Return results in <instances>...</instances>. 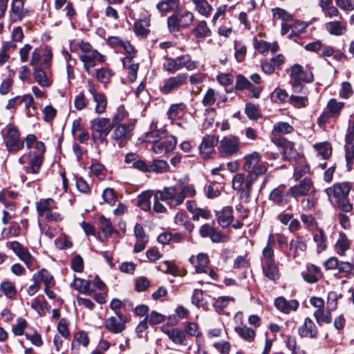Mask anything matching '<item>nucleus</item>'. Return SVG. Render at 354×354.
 <instances>
[{
	"label": "nucleus",
	"instance_id": "nucleus-1",
	"mask_svg": "<svg viewBox=\"0 0 354 354\" xmlns=\"http://www.w3.org/2000/svg\"><path fill=\"white\" fill-rule=\"evenodd\" d=\"M196 194L194 185L179 181L175 186L165 187L158 197L165 201L171 207H175L181 205L186 198H192Z\"/></svg>",
	"mask_w": 354,
	"mask_h": 354
},
{
	"label": "nucleus",
	"instance_id": "nucleus-2",
	"mask_svg": "<svg viewBox=\"0 0 354 354\" xmlns=\"http://www.w3.org/2000/svg\"><path fill=\"white\" fill-rule=\"evenodd\" d=\"M351 186L348 183L334 184L332 187L326 188L325 192L330 202L340 209L348 212L352 210V205L349 203L348 195Z\"/></svg>",
	"mask_w": 354,
	"mask_h": 354
},
{
	"label": "nucleus",
	"instance_id": "nucleus-3",
	"mask_svg": "<svg viewBox=\"0 0 354 354\" xmlns=\"http://www.w3.org/2000/svg\"><path fill=\"white\" fill-rule=\"evenodd\" d=\"M38 216L44 217L49 222H60L64 219L63 215L54 210L57 209L55 201L51 198H41L35 203Z\"/></svg>",
	"mask_w": 354,
	"mask_h": 354
},
{
	"label": "nucleus",
	"instance_id": "nucleus-4",
	"mask_svg": "<svg viewBox=\"0 0 354 354\" xmlns=\"http://www.w3.org/2000/svg\"><path fill=\"white\" fill-rule=\"evenodd\" d=\"M113 129V125L109 118H97L91 121V137L95 142L104 143Z\"/></svg>",
	"mask_w": 354,
	"mask_h": 354
},
{
	"label": "nucleus",
	"instance_id": "nucleus-5",
	"mask_svg": "<svg viewBox=\"0 0 354 354\" xmlns=\"http://www.w3.org/2000/svg\"><path fill=\"white\" fill-rule=\"evenodd\" d=\"M134 124L131 122L116 126L111 135V138L115 145H118L120 147H123L127 141L132 136V131L134 129Z\"/></svg>",
	"mask_w": 354,
	"mask_h": 354
},
{
	"label": "nucleus",
	"instance_id": "nucleus-6",
	"mask_svg": "<svg viewBox=\"0 0 354 354\" xmlns=\"http://www.w3.org/2000/svg\"><path fill=\"white\" fill-rule=\"evenodd\" d=\"M240 145L238 137L232 135L224 136L219 142L218 153L223 158L232 157L239 152Z\"/></svg>",
	"mask_w": 354,
	"mask_h": 354
},
{
	"label": "nucleus",
	"instance_id": "nucleus-7",
	"mask_svg": "<svg viewBox=\"0 0 354 354\" xmlns=\"http://www.w3.org/2000/svg\"><path fill=\"white\" fill-rule=\"evenodd\" d=\"M312 69L310 66H306V71H304L303 67L298 64H295L291 67L290 77L294 80L292 87L295 91L301 88L300 83L301 82L310 83L313 81L314 76Z\"/></svg>",
	"mask_w": 354,
	"mask_h": 354
},
{
	"label": "nucleus",
	"instance_id": "nucleus-8",
	"mask_svg": "<svg viewBox=\"0 0 354 354\" xmlns=\"http://www.w3.org/2000/svg\"><path fill=\"white\" fill-rule=\"evenodd\" d=\"M19 136L20 134L17 127L12 125L7 126L5 143L10 152L17 151L23 149L24 143Z\"/></svg>",
	"mask_w": 354,
	"mask_h": 354
},
{
	"label": "nucleus",
	"instance_id": "nucleus-9",
	"mask_svg": "<svg viewBox=\"0 0 354 354\" xmlns=\"http://www.w3.org/2000/svg\"><path fill=\"white\" fill-rule=\"evenodd\" d=\"M315 192L313 183L310 178H304L298 185L291 187L289 189L288 194L294 197L307 196Z\"/></svg>",
	"mask_w": 354,
	"mask_h": 354
},
{
	"label": "nucleus",
	"instance_id": "nucleus-10",
	"mask_svg": "<svg viewBox=\"0 0 354 354\" xmlns=\"http://www.w3.org/2000/svg\"><path fill=\"white\" fill-rule=\"evenodd\" d=\"M8 244L12 251L26 265L28 268L31 269L34 258L28 248L17 241H11Z\"/></svg>",
	"mask_w": 354,
	"mask_h": 354
},
{
	"label": "nucleus",
	"instance_id": "nucleus-11",
	"mask_svg": "<svg viewBox=\"0 0 354 354\" xmlns=\"http://www.w3.org/2000/svg\"><path fill=\"white\" fill-rule=\"evenodd\" d=\"M176 143L177 141L174 136L166 134L162 139L153 145L152 150L157 154H166L174 149Z\"/></svg>",
	"mask_w": 354,
	"mask_h": 354
},
{
	"label": "nucleus",
	"instance_id": "nucleus-12",
	"mask_svg": "<svg viewBox=\"0 0 354 354\" xmlns=\"http://www.w3.org/2000/svg\"><path fill=\"white\" fill-rule=\"evenodd\" d=\"M127 319L121 313H116V316H112L105 319L106 328L113 333H120L126 328Z\"/></svg>",
	"mask_w": 354,
	"mask_h": 354
},
{
	"label": "nucleus",
	"instance_id": "nucleus-13",
	"mask_svg": "<svg viewBox=\"0 0 354 354\" xmlns=\"http://www.w3.org/2000/svg\"><path fill=\"white\" fill-rule=\"evenodd\" d=\"M253 182L247 176L245 179L244 175L242 174H237L234 176L232 180V187L234 189L241 192L243 196L248 198L252 189Z\"/></svg>",
	"mask_w": 354,
	"mask_h": 354
},
{
	"label": "nucleus",
	"instance_id": "nucleus-14",
	"mask_svg": "<svg viewBox=\"0 0 354 354\" xmlns=\"http://www.w3.org/2000/svg\"><path fill=\"white\" fill-rule=\"evenodd\" d=\"M187 79V75L180 73L176 76L170 77L165 80L163 85L160 87L162 93L167 94L184 85Z\"/></svg>",
	"mask_w": 354,
	"mask_h": 354
},
{
	"label": "nucleus",
	"instance_id": "nucleus-15",
	"mask_svg": "<svg viewBox=\"0 0 354 354\" xmlns=\"http://www.w3.org/2000/svg\"><path fill=\"white\" fill-rule=\"evenodd\" d=\"M306 250V239L303 236H297L290 241L287 256L296 260L299 256V252L304 253Z\"/></svg>",
	"mask_w": 354,
	"mask_h": 354
},
{
	"label": "nucleus",
	"instance_id": "nucleus-16",
	"mask_svg": "<svg viewBox=\"0 0 354 354\" xmlns=\"http://www.w3.org/2000/svg\"><path fill=\"white\" fill-rule=\"evenodd\" d=\"M80 58L83 62L84 68L88 74L91 73V70L95 66L96 61L102 63L105 62L104 55L96 50H93L91 54H80Z\"/></svg>",
	"mask_w": 354,
	"mask_h": 354
},
{
	"label": "nucleus",
	"instance_id": "nucleus-17",
	"mask_svg": "<svg viewBox=\"0 0 354 354\" xmlns=\"http://www.w3.org/2000/svg\"><path fill=\"white\" fill-rule=\"evenodd\" d=\"M26 158L28 160V165L24 167L25 172L26 174H37L43 162V156L30 152L26 154Z\"/></svg>",
	"mask_w": 354,
	"mask_h": 354
},
{
	"label": "nucleus",
	"instance_id": "nucleus-18",
	"mask_svg": "<svg viewBox=\"0 0 354 354\" xmlns=\"http://www.w3.org/2000/svg\"><path fill=\"white\" fill-rule=\"evenodd\" d=\"M298 334L301 337L315 339L317 337L318 329L314 322L310 318L306 317L299 327Z\"/></svg>",
	"mask_w": 354,
	"mask_h": 354
},
{
	"label": "nucleus",
	"instance_id": "nucleus-19",
	"mask_svg": "<svg viewBox=\"0 0 354 354\" xmlns=\"http://www.w3.org/2000/svg\"><path fill=\"white\" fill-rule=\"evenodd\" d=\"M162 331L169 337L173 343L185 346L187 344L185 331L178 328H162Z\"/></svg>",
	"mask_w": 354,
	"mask_h": 354
},
{
	"label": "nucleus",
	"instance_id": "nucleus-20",
	"mask_svg": "<svg viewBox=\"0 0 354 354\" xmlns=\"http://www.w3.org/2000/svg\"><path fill=\"white\" fill-rule=\"evenodd\" d=\"M272 141L276 145L282 147L284 158L292 159L297 157V152L295 150L292 142L282 138H273Z\"/></svg>",
	"mask_w": 354,
	"mask_h": 354
},
{
	"label": "nucleus",
	"instance_id": "nucleus-21",
	"mask_svg": "<svg viewBox=\"0 0 354 354\" xmlns=\"http://www.w3.org/2000/svg\"><path fill=\"white\" fill-rule=\"evenodd\" d=\"M275 307L284 313L295 311L299 307V302L296 299L286 300L283 297L277 298L274 301Z\"/></svg>",
	"mask_w": 354,
	"mask_h": 354
},
{
	"label": "nucleus",
	"instance_id": "nucleus-22",
	"mask_svg": "<svg viewBox=\"0 0 354 354\" xmlns=\"http://www.w3.org/2000/svg\"><path fill=\"white\" fill-rule=\"evenodd\" d=\"M218 137L212 135L205 136L200 146V151L205 157H209L214 147L218 143Z\"/></svg>",
	"mask_w": 354,
	"mask_h": 354
},
{
	"label": "nucleus",
	"instance_id": "nucleus-23",
	"mask_svg": "<svg viewBox=\"0 0 354 354\" xmlns=\"http://www.w3.org/2000/svg\"><path fill=\"white\" fill-rule=\"evenodd\" d=\"M326 30L332 35L340 36L346 30V22L344 21H331L325 24Z\"/></svg>",
	"mask_w": 354,
	"mask_h": 354
},
{
	"label": "nucleus",
	"instance_id": "nucleus-24",
	"mask_svg": "<svg viewBox=\"0 0 354 354\" xmlns=\"http://www.w3.org/2000/svg\"><path fill=\"white\" fill-rule=\"evenodd\" d=\"M24 0H12L10 16L12 21L20 20L24 17L26 10L24 8Z\"/></svg>",
	"mask_w": 354,
	"mask_h": 354
},
{
	"label": "nucleus",
	"instance_id": "nucleus-25",
	"mask_svg": "<svg viewBox=\"0 0 354 354\" xmlns=\"http://www.w3.org/2000/svg\"><path fill=\"white\" fill-rule=\"evenodd\" d=\"M262 269L264 276L268 279L276 281L279 278V270L275 261L263 262Z\"/></svg>",
	"mask_w": 354,
	"mask_h": 354
},
{
	"label": "nucleus",
	"instance_id": "nucleus-26",
	"mask_svg": "<svg viewBox=\"0 0 354 354\" xmlns=\"http://www.w3.org/2000/svg\"><path fill=\"white\" fill-rule=\"evenodd\" d=\"M33 77L35 82L43 88H48L52 85L50 77L39 66L34 68Z\"/></svg>",
	"mask_w": 354,
	"mask_h": 354
},
{
	"label": "nucleus",
	"instance_id": "nucleus-27",
	"mask_svg": "<svg viewBox=\"0 0 354 354\" xmlns=\"http://www.w3.org/2000/svg\"><path fill=\"white\" fill-rule=\"evenodd\" d=\"M218 224L222 227L229 226L233 221L234 216L232 214V208L230 207H223L216 214Z\"/></svg>",
	"mask_w": 354,
	"mask_h": 354
},
{
	"label": "nucleus",
	"instance_id": "nucleus-28",
	"mask_svg": "<svg viewBox=\"0 0 354 354\" xmlns=\"http://www.w3.org/2000/svg\"><path fill=\"white\" fill-rule=\"evenodd\" d=\"M351 241L348 239L347 236L340 232L335 244V250L338 255L344 256L347 250L350 249Z\"/></svg>",
	"mask_w": 354,
	"mask_h": 354
},
{
	"label": "nucleus",
	"instance_id": "nucleus-29",
	"mask_svg": "<svg viewBox=\"0 0 354 354\" xmlns=\"http://www.w3.org/2000/svg\"><path fill=\"white\" fill-rule=\"evenodd\" d=\"M123 66L128 69V77L131 82H134L137 78L138 64L133 62L132 56H126L122 60Z\"/></svg>",
	"mask_w": 354,
	"mask_h": 354
},
{
	"label": "nucleus",
	"instance_id": "nucleus-30",
	"mask_svg": "<svg viewBox=\"0 0 354 354\" xmlns=\"http://www.w3.org/2000/svg\"><path fill=\"white\" fill-rule=\"evenodd\" d=\"M275 243V239L273 234H270L268 236L267 245L263 248L262 254L265 259L264 262L275 261H274V245Z\"/></svg>",
	"mask_w": 354,
	"mask_h": 354
},
{
	"label": "nucleus",
	"instance_id": "nucleus-31",
	"mask_svg": "<svg viewBox=\"0 0 354 354\" xmlns=\"http://www.w3.org/2000/svg\"><path fill=\"white\" fill-rule=\"evenodd\" d=\"M194 6V9L204 17L210 16L213 8L207 0H191Z\"/></svg>",
	"mask_w": 354,
	"mask_h": 354
},
{
	"label": "nucleus",
	"instance_id": "nucleus-32",
	"mask_svg": "<svg viewBox=\"0 0 354 354\" xmlns=\"http://www.w3.org/2000/svg\"><path fill=\"white\" fill-rule=\"evenodd\" d=\"M245 163L243 165V169L248 173H249L251 170L254 169L255 167H257L259 164H260L261 156L260 154L254 151L250 154H248L244 157Z\"/></svg>",
	"mask_w": 354,
	"mask_h": 354
},
{
	"label": "nucleus",
	"instance_id": "nucleus-33",
	"mask_svg": "<svg viewBox=\"0 0 354 354\" xmlns=\"http://www.w3.org/2000/svg\"><path fill=\"white\" fill-rule=\"evenodd\" d=\"M254 48L262 54L267 53L269 51L275 53L279 48L277 41L270 43L263 40L257 41L254 44Z\"/></svg>",
	"mask_w": 354,
	"mask_h": 354
},
{
	"label": "nucleus",
	"instance_id": "nucleus-34",
	"mask_svg": "<svg viewBox=\"0 0 354 354\" xmlns=\"http://www.w3.org/2000/svg\"><path fill=\"white\" fill-rule=\"evenodd\" d=\"M270 199L279 205H283L287 203V194L284 192V187L274 189L270 194Z\"/></svg>",
	"mask_w": 354,
	"mask_h": 354
},
{
	"label": "nucleus",
	"instance_id": "nucleus-35",
	"mask_svg": "<svg viewBox=\"0 0 354 354\" xmlns=\"http://www.w3.org/2000/svg\"><path fill=\"white\" fill-rule=\"evenodd\" d=\"M153 194L152 191L148 190L142 192L138 196L137 205L144 211H149L151 209V198Z\"/></svg>",
	"mask_w": 354,
	"mask_h": 354
},
{
	"label": "nucleus",
	"instance_id": "nucleus-36",
	"mask_svg": "<svg viewBox=\"0 0 354 354\" xmlns=\"http://www.w3.org/2000/svg\"><path fill=\"white\" fill-rule=\"evenodd\" d=\"M149 26V19L148 18H145L135 21L134 30L136 35L142 37H147L149 32V30L148 29Z\"/></svg>",
	"mask_w": 354,
	"mask_h": 354
},
{
	"label": "nucleus",
	"instance_id": "nucleus-37",
	"mask_svg": "<svg viewBox=\"0 0 354 354\" xmlns=\"http://www.w3.org/2000/svg\"><path fill=\"white\" fill-rule=\"evenodd\" d=\"M319 273V268L313 265L307 266V271L302 273L304 279L310 283H314L318 281V274Z\"/></svg>",
	"mask_w": 354,
	"mask_h": 354
},
{
	"label": "nucleus",
	"instance_id": "nucleus-38",
	"mask_svg": "<svg viewBox=\"0 0 354 354\" xmlns=\"http://www.w3.org/2000/svg\"><path fill=\"white\" fill-rule=\"evenodd\" d=\"M331 312L328 308L324 310V308L321 310H316L313 315L318 324H330L332 322Z\"/></svg>",
	"mask_w": 354,
	"mask_h": 354
},
{
	"label": "nucleus",
	"instance_id": "nucleus-39",
	"mask_svg": "<svg viewBox=\"0 0 354 354\" xmlns=\"http://www.w3.org/2000/svg\"><path fill=\"white\" fill-rule=\"evenodd\" d=\"M165 62H163V67L165 71H167L169 73H174L176 71H178L179 69H181V65H180V56L173 59L171 57H168L167 56H165L164 57Z\"/></svg>",
	"mask_w": 354,
	"mask_h": 354
},
{
	"label": "nucleus",
	"instance_id": "nucleus-40",
	"mask_svg": "<svg viewBox=\"0 0 354 354\" xmlns=\"http://www.w3.org/2000/svg\"><path fill=\"white\" fill-rule=\"evenodd\" d=\"M71 286L81 293L91 295L92 292V290L90 288V282L80 278H75L71 283Z\"/></svg>",
	"mask_w": 354,
	"mask_h": 354
},
{
	"label": "nucleus",
	"instance_id": "nucleus-41",
	"mask_svg": "<svg viewBox=\"0 0 354 354\" xmlns=\"http://www.w3.org/2000/svg\"><path fill=\"white\" fill-rule=\"evenodd\" d=\"M178 4V0H162L157 3L156 8L160 12H168L177 8Z\"/></svg>",
	"mask_w": 354,
	"mask_h": 354
},
{
	"label": "nucleus",
	"instance_id": "nucleus-42",
	"mask_svg": "<svg viewBox=\"0 0 354 354\" xmlns=\"http://www.w3.org/2000/svg\"><path fill=\"white\" fill-rule=\"evenodd\" d=\"M234 298L229 296H223L214 299V308L216 311L221 313L224 311L230 302H234Z\"/></svg>",
	"mask_w": 354,
	"mask_h": 354
},
{
	"label": "nucleus",
	"instance_id": "nucleus-43",
	"mask_svg": "<svg viewBox=\"0 0 354 354\" xmlns=\"http://www.w3.org/2000/svg\"><path fill=\"white\" fill-rule=\"evenodd\" d=\"M33 279L37 280L39 283L40 281H43L45 283L46 286H53V277L50 274V273L45 270L42 269L41 271L33 275Z\"/></svg>",
	"mask_w": 354,
	"mask_h": 354
},
{
	"label": "nucleus",
	"instance_id": "nucleus-44",
	"mask_svg": "<svg viewBox=\"0 0 354 354\" xmlns=\"http://www.w3.org/2000/svg\"><path fill=\"white\" fill-rule=\"evenodd\" d=\"M0 289L3 295L8 299H13L17 295L15 284L9 281H4L0 284Z\"/></svg>",
	"mask_w": 354,
	"mask_h": 354
},
{
	"label": "nucleus",
	"instance_id": "nucleus-45",
	"mask_svg": "<svg viewBox=\"0 0 354 354\" xmlns=\"http://www.w3.org/2000/svg\"><path fill=\"white\" fill-rule=\"evenodd\" d=\"M234 330L241 337L248 342L253 341L256 335V333L252 328L245 326L236 327Z\"/></svg>",
	"mask_w": 354,
	"mask_h": 354
},
{
	"label": "nucleus",
	"instance_id": "nucleus-46",
	"mask_svg": "<svg viewBox=\"0 0 354 354\" xmlns=\"http://www.w3.org/2000/svg\"><path fill=\"white\" fill-rule=\"evenodd\" d=\"M313 240L317 243V252L320 253L326 248V238L322 230H319L315 232Z\"/></svg>",
	"mask_w": 354,
	"mask_h": 354
},
{
	"label": "nucleus",
	"instance_id": "nucleus-47",
	"mask_svg": "<svg viewBox=\"0 0 354 354\" xmlns=\"http://www.w3.org/2000/svg\"><path fill=\"white\" fill-rule=\"evenodd\" d=\"M344 106V102H337V100L334 98L330 99L327 104V108L332 117L338 116Z\"/></svg>",
	"mask_w": 354,
	"mask_h": 354
},
{
	"label": "nucleus",
	"instance_id": "nucleus-48",
	"mask_svg": "<svg viewBox=\"0 0 354 354\" xmlns=\"http://www.w3.org/2000/svg\"><path fill=\"white\" fill-rule=\"evenodd\" d=\"M94 102L95 103V111L97 114L103 113L107 106V100L104 93H101L97 96L93 97Z\"/></svg>",
	"mask_w": 354,
	"mask_h": 354
},
{
	"label": "nucleus",
	"instance_id": "nucleus-49",
	"mask_svg": "<svg viewBox=\"0 0 354 354\" xmlns=\"http://www.w3.org/2000/svg\"><path fill=\"white\" fill-rule=\"evenodd\" d=\"M26 338L31 344L37 347H41L43 345V341L41 335L33 328H29L25 333Z\"/></svg>",
	"mask_w": 354,
	"mask_h": 354
},
{
	"label": "nucleus",
	"instance_id": "nucleus-50",
	"mask_svg": "<svg viewBox=\"0 0 354 354\" xmlns=\"http://www.w3.org/2000/svg\"><path fill=\"white\" fill-rule=\"evenodd\" d=\"M285 343L292 354H306V352L297 344L295 337L286 336Z\"/></svg>",
	"mask_w": 354,
	"mask_h": 354
},
{
	"label": "nucleus",
	"instance_id": "nucleus-51",
	"mask_svg": "<svg viewBox=\"0 0 354 354\" xmlns=\"http://www.w3.org/2000/svg\"><path fill=\"white\" fill-rule=\"evenodd\" d=\"M113 75V71L107 68H101L96 71L97 80L104 84L109 83Z\"/></svg>",
	"mask_w": 354,
	"mask_h": 354
},
{
	"label": "nucleus",
	"instance_id": "nucleus-52",
	"mask_svg": "<svg viewBox=\"0 0 354 354\" xmlns=\"http://www.w3.org/2000/svg\"><path fill=\"white\" fill-rule=\"evenodd\" d=\"M217 93L213 88H208L205 93L202 103L204 106L210 108L212 106L216 101Z\"/></svg>",
	"mask_w": 354,
	"mask_h": 354
},
{
	"label": "nucleus",
	"instance_id": "nucleus-53",
	"mask_svg": "<svg viewBox=\"0 0 354 354\" xmlns=\"http://www.w3.org/2000/svg\"><path fill=\"white\" fill-rule=\"evenodd\" d=\"M314 148L317 151V156H321L324 159L328 158L332 153L330 145L327 142L315 144Z\"/></svg>",
	"mask_w": 354,
	"mask_h": 354
},
{
	"label": "nucleus",
	"instance_id": "nucleus-54",
	"mask_svg": "<svg viewBox=\"0 0 354 354\" xmlns=\"http://www.w3.org/2000/svg\"><path fill=\"white\" fill-rule=\"evenodd\" d=\"M27 327V322L22 317L17 319V324L12 326V332L16 336L25 335V329Z\"/></svg>",
	"mask_w": 354,
	"mask_h": 354
},
{
	"label": "nucleus",
	"instance_id": "nucleus-55",
	"mask_svg": "<svg viewBox=\"0 0 354 354\" xmlns=\"http://www.w3.org/2000/svg\"><path fill=\"white\" fill-rule=\"evenodd\" d=\"M169 166L166 161L163 160H154L149 165V172L164 173L167 171Z\"/></svg>",
	"mask_w": 354,
	"mask_h": 354
},
{
	"label": "nucleus",
	"instance_id": "nucleus-56",
	"mask_svg": "<svg viewBox=\"0 0 354 354\" xmlns=\"http://www.w3.org/2000/svg\"><path fill=\"white\" fill-rule=\"evenodd\" d=\"M194 32L198 37H207L211 35V30L205 21H200L194 28Z\"/></svg>",
	"mask_w": 354,
	"mask_h": 354
},
{
	"label": "nucleus",
	"instance_id": "nucleus-57",
	"mask_svg": "<svg viewBox=\"0 0 354 354\" xmlns=\"http://www.w3.org/2000/svg\"><path fill=\"white\" fill-rule=\"evenodd\" d=\"M185 109V105L183 103L174 104H172L167 111L168 118L173 121L179 115L180 113L183 112Z\"/></svg>",
	"mask_w": 354,
	"mask_h": 354
},
{
	"label": "nucleus",
	"instance_id": "nucleus-58",
	"mask_svg": "<svg viewBox=\"0 0 354 354\" xmlns=\"http://www.w3.org/2000/svg\"><path fill=\"white\" fill-rule=\"evenodd\" d=\"M99 221L100 223V230L104 233V236L106 237L111 236L113 232V228L111 221L104 216H101Z\"/></svg>",
	"mask_w": 354,
	"mask_h": 354
},
{
	"label": "nucleus",
	"instance_id": "nucleus-59",
	"mask_svg": "<svg viewBox=\"0 0 354 354\" xmlns=\"http://www.w3.org/2000/svg\"><path fill=\"white\" fill-rule=\"evenodd\" d=\"M166 134V132L163 130H152L146 133L145 138L148 142H153L154 145Z\"/></svg>",
	"mask_w": 354,
	"mask_h": 354
},
{
	"label": "nucleus",
	"instance_id": "nucleus-60",
	"mask_svg": "<svg viewBox=\"0 0 354 354\" xmlns=\"http://www.w3.org/2000/svg\"><path fill=\"white\" fill-rule=\"evenodd\" d=\"M181 68H185L188 71H192L196 68L198 64L192 60L189 55H183L180 56Z\"/></svg>",
	"mask_w": 354,
	"mask_h": 354
},
{
	"label": "nucleus",
	"instance_id": "nucleus-61",
	"mask_svg": "<svg viewBox=\"0 0 354 354\" xmlns=\"http://www.w3.org/2000/svg\"><path fill=\"white\" fill-rule=\"evenodd\" d=\"M178 17L181 28H187L192 24L194 21V14L189 11H185Z\"/></svg>",
	"mask_w": 354,
	"mask_h": 354
},
{
	"label": "nucleus",
	"instance_id": "nucleus-62",
	"mask_svg": "<svg viewBox=\"0 0 354 354\" xmlns=\"http://www.w3.org/2000/svg\"><path fill=\"white\" fill-rule=\"evenodd\" d=\"M127 116H128V113L125 110L124 106L122 105L119 106L116 109L115 112L113 115V120H112L113 125L114 126V124H116L122 122Z\"/></svg>",
	"mask_w": 354,
	"mask_h": 354
},
{
	"label": "nucleus",
	"instance_id": "nucleus-63",
	"mask_svg": "<svg viewBox=\"0 0 354 354\" xmlns=\"http://www.w3.org/2000/svg\"><path fill=\"white\" fill-rule=\"evenodd\" d=\"M88 104V100L82 92L77 95L74 99V106L77 111L86 108Z\"/></svg>",
	"mask_w": 354,
	"mask_h": 354
},
{
	"label": "nucleus",
	"instance_id": "nucleus-64",
	"mask_svg": "<svg viewBox=\"0 0 354 354\" xmlns=\"http://www.w3.org/2000/svg\"><path fill=\"white\" fill-rule=\"evenodd\" d=\"M267 171V168L263 163L259 164L257 167L254 168V169L251 170L249 173H248V176L254 183L259 176L264 174Z\"/></svg>",
	"mask_w": 354,
	"mask_h": 354
}]
</instances>
